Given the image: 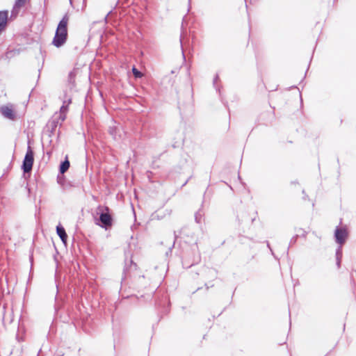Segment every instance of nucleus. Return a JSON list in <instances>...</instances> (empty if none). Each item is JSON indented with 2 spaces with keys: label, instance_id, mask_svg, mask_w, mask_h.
Segmentation results:
<instances>
[{
  "label": "nucleus",
  "instance_id": "nucleus-1",
  "mask_svg": "<svg viewBox=\"0 0 356 356\" xmlns=\"http://www.w3.org/2000/svg\"><path fill=\"white\" fill-rule=\"evenodd\" d=\"M68 17L65 16L59 22L55 36L53 40V44L56 47H61L66 41L67 36V26Z\"/></svg>",
  "mask_w": 356,
  "mask_h": 356
},
{
  "label": "nucleus",
  "instance_id": "nucleus-2",
  "mask_svg": "<svg viewBox=\"0 0 356 356\" xmlns=\"http://www.w3.org/2000/svg\"><path fill=\"white\" fill-rule=\"evenodd\" d=\"M33 164V152L30 147L28 148L26 154L25 155L22 168L24 172H29Z\"/></svg>",
  "mask_w": 356,
  "mask_h": 356
},
{
  "label": "nucleus",
  "instance_id": "nucleus-3",
  "mask_svg": "<svg viewBox=\"0 0 356 356\" xmlns=\"http://www.w3.org/2000/svg\"><path fill=\"white\" fill-rule=\"evenodd\" d=\"M335 239L337 243L341 245L343 244L348 236V232L346 227H337L334 232Z\"/></svg>",
  "mask_w": 356,
  "mask_h": 356
},
{
  "label": "nucleus",
  "instance_id": "nucleus-4",
  "mask_svg": "<svg viewBox=\"0 0 356 356\" xmlns=\"http://www.w3.org/2000/svg\"><path fill=\"white\" fill-rule=\"evenodd\" d=\"M1 114L6 118L13 120L15 118V112L12 105H5L0 108Z\"/></svg>",
  "mask_w": 356,
  "mask_h": 356
},
{
  "label": "nucleus",
  "instance_id": "nucleus-5",
  "mask_svg": "<svg viewBox=\"0 0 356 356\" xmlns=\"http://www.w3.org/2000/svg\"><path fill=\"white\" fill-rule=\"evenodd\" d=\"M106 211H102L100 214V221L102 223V226L104 227H110L112 225V218L108 213V209H105Z\"/></svg>",
  "mask_w": 356,
  "mask_h": 356
},
{
  "label": "nucleus",
  "instance_id": "nucleus-6",
  "mask_svg": "<svg viewBox=\"0 0 356 356\" xmlns=\"http://www.w3.org/2000/svg\"><path fill=\"white\" fill-rule=\"evenodd\" d=\"M8 19L7 12H0V33L5 29Z\"/></svg>",
  "mask_w": 356,
  "mask_h": 356
},
{
  "label": "nucleus",
  "instance_id": "nucleus-7",
  "mask_svg": "<svg viewBox=\"0 0 356 356\" xmlns=\"http://www.w3.org/2000/svg\"><path fill=\"white\" fill-rule=\"evenodd\" d=\"M56 232L57 234L59 236L62 241L65 244L67 238V235L65 233V229L60 226L58 225L56 227Z\"/></svg>",
  "mask_w": 356,
  "mask_h": 356
},
{
  "label": "nucleus",
  "instance_id": "nucleus-8",
  "mask_svg": "<svg viewBox=\"0 0 356 356\" xmlns=\"http://www.w3.org/2000/svg\"><path fill=\"white\" fill-rule=\"evenodd\" d=\"M70 168V162L67 160H65L63 162L60 167V173H65Z\"/></svg>",
  "mask_w": 356,
  "mask_h": 356
},
{
  "label": "nucleus",
  "instance_id": "nucleus-9",
  "mask_svg": "<svg viewBox=\"0 0 356 356\" xmlns=\"http://www.w3.org/2000/svg\"><path fill=\"white\" fill-rule=\"evenodd\" d=\"M67 111V106H63L60 108V118L61 120L63 121L65 119V112Z\"/></svg>",
  "mask_w": 356,
  "mask_h": 356
},
{
  "label": "nucleus",
  "instance_id": "nucleus-10",
  "mask_svg": "<svg viewBox=\"0 0 356 356\" xmlns=\"http://www.w3.org/2000/svg\"><path fill=\"white\" fill-rule=\"evenodd\" d=\"M132 72L136 78H140L143 76V74L135 67H133Z\"/></svg>",
  "mask_w": 356,
  "mask_h": 356
},
{
  "label": "nucleus",
  "instance_id": "nucleus-11",
  "mask_svg": "<svg viewBox=\"0 0 356 356\" xmlns=\"http://www.w3.org/2000/svg\"><path fill=\"white\" fill-rule=\"evenodd\" d=\"M339 250H337V256L339 255Z\"/></svg>",
  "mask_w": 356,
  "mask_h": 356
}]
</instances>
